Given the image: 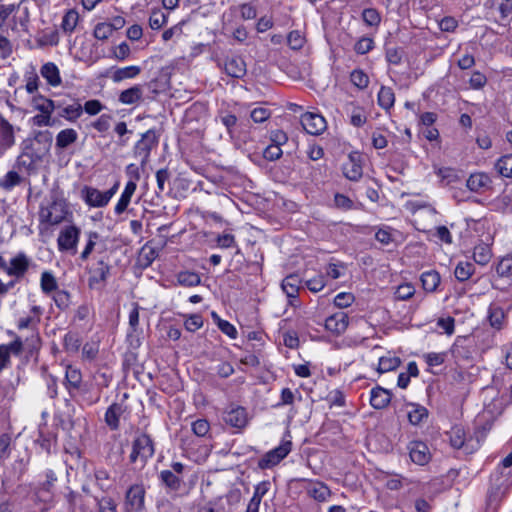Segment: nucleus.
Listing matches in <instances>:
<instances>
[{
    "label": "nucleus",
    "mask_w": 512,
    "mask_h": 512,
    "mask_svg": "<svg viewBox=\"0 0 512 512\" xmlns=\"http://www.w3.org/2000/svg\"><path fill=\"white\" fill-rule=\"evenodd\" d=\"M85 201L89 206L92 207H104L109 201L104 192L99 191L96 188L85 187Z\"/></svg>",
    "instance_id": "f3484780"
},
{
    "label": "nucleus",
    "mask_w": 512,
    "mask_h": 512,
    "mask_svg": "<svg viewBox=\"0 0 512 512\" xmlns=\"http://www.w3.org/2000/svg\"><path fill=\"white\" fill-rule=\"evenodd\" d=\"M99 237L100 236H99V234L97 232H89V234H88V241L86 243V246H85L84 250L82 251V253L80 255V258L82 260L88 259V257L90 256V254L94 250L95 245H96V240H98Z\"/></svg>",
    "instance_id": "864d4df0"
},
{
    "label": "nucleus",
    "mask_w": 512,
    "mask_h": 512,
    "mask_svg": "<svg viewBox=\"0 0 512 512\" xmlns=\"http://www.w3.org/2000/svg\"><path fill=\"white\" fill-rule=\"evenodd\" d=\"M32 104L36 110H39L43 114H51L53 112V100L45 98L42 95L34 96Z\"/></svg>",
    "instance_id": "c9c22d12"
},
{
    "label": "nucleus",
    "mask_w": 512,
    "mask_h": 512,
    "mask_svg": "<svg viewBox=\"0 0 512 512\" xmlns=\"http://www.w3.org/2000/svg\"><path fill=\"white\" fill-rule=\"evenodd\" d=\"M225 72L233 78H242L246 74V63L240 56L228 58L225 62Z\"/></svg>",
    "instance_id": "2eb2a0df"
},
{
    "label": "nucleus",
    "mask_w": 512,
    "mask_h": 512,
    "mask_svg": "<svg viewBox=\"0 0 512 512\" xmlns=\"http://www.w3.org/2000/svg\"><path fill=\"white\" fill-rule=\"evenodd\" d=\"M113 33V29L108 22L98 23L94 28V37L98 40H107Z\"/></svg>",
    "instance_id": "de8ad7c7"
},
{
    "label": "nucleus",
    "mask_w": 512,
    "mask_h": 512,
    "mask_svg": "<svg viewBox=\"0 0 512 512\" xmlns=\"http://www.w3.org/2000/svg\"><path fill=\"white\" fill-rule=\"evenodd\" d=\"M364 23L370 27H377L381 22L380 13L375 8H366L362 12Z\"/></svg>",
    "instance_id": "a19ab883"
},
{
    "label": "nucleus",
    "mask_w": 512,
    "mask_h": 512,
    "mask_svg": "<svg viewBox=\"0 0 512 512\" xmlns=\"http://www.w3.org/2000/svg\"><path fill=\"white\" fill-rule=\"evenodd\" d=\"M447 434L453 448L460 449L463 447L465 443V431L462 427L454 426Z\"/></svg>",
    "instance_id": "7c9ffc66"
},
{
    "label": "nucleus",
    "mask_w": 512,
    "mask_h": 512,
    "mask_svg": "<svg viewBox=\"0 0 512 512\" xmlns=\"http://www.w3.org/2000/svg\"><path fill=\"white\" fill-rule=\"evenodd\" d=\"M37 159L38 157L35 156L34 154L29 152H23L18 156L16 165L18 168H24L27 171H32L35 169V163Z\"/></svg>",
    "instance_id": "58836bf2"
},
{
    "label": "nucleus",
    "mask_w": 512,
    "mask_h": 512,
    "mask_svg": "<svg viewBox=\"0 0 512 512\" xmlns=\"http://www.w3.org/2000/svg\"><path fill=\"white\" fill-rule=\"evenodd\" d=\"M395 102V94L390 87L381 86L378 93V104L385 110H389L393 107Z\"/></svg>",
    "instance_id": "c85d7f7f"
},
{
    "label": "nucleus",
    "mask_w": 512,
    "mask_h": 512,
    "mask_svg": "<svg viewBox=\"0 0 512 512\" xmlns=\"http://www.w3.org/2000/svg\"><path fill=\"white\" fill-rule=\"evenodd\" d=\"M137 188V185L134 181H128L124 191L121 194L120 199L118 200L116 206H115V213L117 215H121L124 213L131 201V197L133 196L135 190Z\"/></svg>",
    "instance_id": "a211bd4d"
},
{
    "label": "nucleus",
    "mask_w": 512,
    "mask_h": 512,
    "mask_svg": "<svg viewBox=\"0 0 512 512\" xmlns=\"http://www.w3.org/2000/svg\"><path fill=\"white\" fill-rule=\"evenodd\" d=\"M309 493L317 501H325L330 496L329 488L323 483H317L309 490Z\"/></svg>",
    "instance_id": "49530a36"
},
{
    "label": "nucleus",
    "mask_w": 512,
    "mask_h": 512,
    "mask_svg": "<svg viewBox=\"0 0 512 512\" xmlns=\"http://www.w3.org/2000/svg\"><path fill=\"white\" fill-rule=\"evenodd\" d=\"M350 80L359 89H365L369 84L368 75L360 69L351 72Z\"/></svg>",
    "instance_id": "37998d69"
},
{
    "label": "nucleus",
    "mask_w": 512,
    "mask_h": 512,
    "mask_svg": "<svg viewBox=\"0 0 512 512\" xmlns=\"http://www.w3.org/2000/svg\"><path fill=\"white\" fill-rule=\"evenodd\" d=\"M145 488L142 484L131 485L125 493L124 509L126 512H140L144 509Z\"/></svg>",
    "instance_id": "f03ea898"
},
{
    "label": "nucleus",
    "mask_w": 512,
    "mask_h": 512,
    "mask_svg": "<svg viewBox=\"0 0 512 512\" xmlns=\"http://www.w3.org/2000/svg\"><path fill=\"white\" fill-rule=\"evenodd\" d=\"M420 280L422 288H438L441 283L440 274L435 270L422 273Z\"/></svg>",
    "instance_id": "2f4dec72"
},
{
    "label": "nucleus",
    "mask_w": 512,
    "mask_h": 512,
    "mask_svg": "<svg viewBox=\"0 0 512 512\" xmlns=\"http://www.w3.org/2000/svg\"><path fill=\"white\" fill-rule=\"evenodd\" d=\"M472 271H473V265L471 263H462L460 262L456 268H455V277L459 280V281H465L467 280L471 274H472Z\"/></svg>",
    "instance_id": "8fccbe9b"
},
{
    "label": "nucleus",
    "mask_w": 512,
    "mask_h": 512,
    "mask_svg": "<svg viewBox=\"0 0 512 512\" xmlns=\"http://www.w3.org/2000/svg\"><path fill=\"white\" fill-rule=\"evenodd\" d=\"M292 443L285 441L278 447L267 452L259 461L258 467L262 470L270 469L279 464L291 451Z\"/></svg>",
    "instance_id": "7ed1b4c3"
},
{
    "label": "nucleus",
    "mask_w": 512,
    "mask_h": 512,
    "mask_svg": "<svg viewBox=\"0 0 512 512\" xmlns=\"http://www.w3.org/2000/svg\"><path fill=\"white\" fill-rule=\"evenodd\" d=\"M492 183L491 178L486 173L471 174L467 180V187L473 192H477L482 188L489 187Z\"/></svg>",
    "instance_id": "5701e85b"
},
{
    "label": "nucleus",
    "mask_w": 512,
    "mask_h": 512,
    "mask_svg": "<svg viewBox=\"0 0 512 512\" xmlns=\"http://www.w3.org/2000/svg\"><path fill=\"white\" fill-rule=\"evenodd\" d=\"M305 42L304 36L298 30L291 31L287 36V43L293 50H299L303 47Z\"/></svg>",
    "instance_id": "a18cd8bd"
},
{
    "label": "nucleus",
    "mask_w": 512,
    "mask_h": 512,
    "mask_svg": "<svg viewBox=\"0 0 512 512\" xmlns=\"http://www.w3.org/2000/svg\"><path fill=\"white\" fill-rule=\"evenodd\" d=\"M14 144V127L0 115V156Z\"/></svg>",
    "instance_id": "6e6552de"
},
{
    "label": "nucleus",
    "mask_w": 512,
    "mask_h": 512,
    "mask_svg": "<svg viewBox=\"0 0 512 512\" xmlns=\"http://www.w3.org/2000/svg\"><path fill=\"white\" fill-rule=\"evenodd\" d=\"M301 125L311 135H320L326 129L324 117L317 113L306 112L301 116Z\"/></svg>",
    "instance_id": "0eeeda50"
},
{
    "label": "nucleus",
    "mask_w": 512,
    "mask_h": 512,
    "mask_svg": "<svg viewBox=\"0 0 512 512\" xmlns=\"http://www.w3.org/2000/svg\"><path fill=\"white\" fill-rule=\"evenodd\" d=\"M392 394L389 390L376 386L371 390L370 393V404L374 409H384L391 402Z\"/></svg>",
    "instance_id": "9b49d317"
},
{
    "label": "nucleus",
    "mask_w": 512,
    "mask_h": 512,
    "mask_svg": "<svg viewBox=\"0 0 512 512\" xmlns=\"http://www.w3.org/2000/svg\"><path fill=\"white\" fill-rule=\"evenodd\" d=\"M30 259L22 252L18 253L9 262L7 273L12 276L21 277L28 270Z\"/></svg>",
    "instance_id": "ddd939ff"
},
{
    "label": "nucleus",
    "mask_w": 512,
    "mask_h": 512,
    "mask_svg": "<svg viewBox=\"0 0 512 512\" xmlns=\"http://www.w3.org/2000/svg\"><path fill=\"white\" fill-rule=\"evenodd\" d=\"M411 460L418 465H425L430 460V452L422 441H413L408 446Z\"/></svg>",
    "instance_id": "1a4fd4ad"
},
{
    "label": "nucleus",
    "mask_w": 512,
    "mask_h": 512,
    "mask_svg": "<svg viewBox=\"0 0 512 512\" xmlns=\"http://www.w3.org/2000/svg\"><path fill=\"white\" fill-rule=\"evenodd\" d=\"M110 267L103 261H98L94 267L90 269L89 284H105L106 277L109 274Z\"/></svg>",
    "instance_id": "6ab92c4d"
},
{
    "label": "nucleus",
    "mask_w": 512,
    "mask_h": 512,
    "mask_svg": "<svg viewBox=\"0 0 512 512\" xmlns=\"http://www.w3.org/2000/svg\"><path fill=\"white\" fill-rule=\"evenodd\" d=\"M177 284L181 286L193 287L197 285H207L201 281V277L198 273L193 271L185 270L177 274Z\"/></svg>",
    "instance_id": "b1692460"
},
{
    "label": "nucleus",
    "mask_w": 512,
    "mask_h": 512,
    "mask_svg": "<svg viewBox=\"0 0 512 512\" xmlns=\"http://www.w3.org/2000/svg\"><path fill=\"white\" fill-rule=\"evenodd\" d=\"M82 108L85 110L87 114L96 115L103 110L104 106L99 100L92 99L86 101Z\"/></svg>",
    "instance_id": "e2e57ef3"
},
{
    "label": "nucleus",
    "mask_w": 512,
    "mask_h": 512,
    "mask_svg": "<svg viewBox=\"0 0 512 512\" xmlns=\"http://www.w3.org/2000/svg\"><path fill=\"white\" fill-rule=\"evenodd\" d=\"M79 235L80 229L74 225L67 226L62 229L57 239L59 250L73 251V253H76Z\"/></svg>",
    "instance_id": "39448f33"
},
{
    "label": "nucleus",
    "mask_w": 512,
    "mask_h": 512,
    "mask_svg": "<svg viewBox=\"0 0 512 512\" xmlns=\"http://www.w3.org/2000/svg\"><path fill=\"white\" fill-rule=\"evenodd\" d=\"M123 412L124 409L119 403H113L108 407L105 413V422L111 430H117L119 428V418Z\"/></svg>",
    "instance_id": "412c9836"
},
{
    "label": "nucleus",
    "mask_w": 512,
    "mask_h": 512,
    "mask_svg": "<svg viewBox=\"0 0 512 512\" xmlns=\"http://www.w3.org/2000/svg\"><path fill=\"white\" fill-rule=\"evenodd\" d=\"M78 134L72 128L61 130L56 136V147L59 149H66L71 144L77 141Z\"/></svg>",
    "instance_id": "393cba45"
},
{
    "label": "nucleus",
    "mask_w": 512,
    "mask_h": 512,
    "mask_svg": "<svg viewBox=\"0 0 512 512\" xmlns=\"http://www.w3.org/2000/svg\"><path fill=\"white\" fill-rule=\"evenodd\" d=\"M437 326L444 330L447 335L454 333L455 320L453 317L439 318L437 320Z\"/></svg>",
    "instance_id": "69168bd1"
},
{
    "label": "nucleus",
    "mask_w": 512,
    "mask_h": 512,
    "mask_svg": "<svg viewBox=\"0 0 512 512\" xmlns=\"http://www.w3.org/2000/svg\"><path fill=\"white\" fill-rule=\"evenodd\" d=\"M496 271L500 276H512V258H503L497 265Z\"/></svg>",
    "instance_id": "052dcab7"
},
{
    "label": "nucleus",
    "mask_w": 512,
    "mask_h": 512,
    "mask_svg": "<svg viewBox=\"0 0 512 512\" xmlns=\"http://www.w3.org/2000/svg\"><path fill=\"white\" fill-rule=\"evenodd\" d=\"M497 172L503 177H512V154L501 157L495 164Z\"/></svg>",
    "instance_id": "f704fd0d"
},
{
    "label": "nucleus",
    "mask_w": 512,
    "mask_h": 512,
    "mask_svg": "<svg viewBox=\"0 0 512 512\" xmlns=\"http://www.w3.org/2000/svg\"><path fill=\"white\" fill-rule=\"evenodd\" d=\"M347 326L348 317L344 313H336L325 321V328L336 335L343 333Z\"/></svg>",
    "instance_id": "dca6fc26"
},
{
    "label": "nucleus",
    "mask_w": 512,
    "mask_h": 512,
    "mask_svg": "<svg viewBox=\"0 0 512 512\" xmlns=\"http://www.w3.org/2000/svg\"><path fill=\"white\" fill-rule=\"evenodd\" d=\"M21 177L16 171H9L4 179L0 181V186L5 189H11L12 187L20 184Z\"/></svg>",
    "instance_id": "5fc2aeb1"
},
{
    "label": "nucleus",
    "mask_w": 512,
    "mask_h": 512,
    "mask_svg": "<svg viewBox=\"0 0 512 512\" xmlns=\"http://www.w3.org/2000/svg\"><path fill=\"white\" fill-rule=\"evenodd\" d=\"M361 155L353 152L349 155V161L343 167L344 175L351 181H358L363 174L360 164Z\"/></svg>",
    "instance_id": "9d476101"
},
{
    "label": "nucleus",
    "mask_w": 512,
    "mask_h": 512,
    "mask_svg": "<svg viewBox=\"0 0 512 512\" xmlns=\"http://www.w3.org/2000/svg\"><path fill=\"white\" fill-rule=\"evenodd\" d=\"M270 116V110L263 107L255 108L251 111V118L256 123H262L266 121Z\"/></svg>",
    "instance_id": "0e129e2a"
},
{
    "label": "nucleus",
    "mask_w": 512,
    "mask_h": 512,
    "mask_svg": "<svg viewBox=\"0 0 512 512\" xmlns=\"http://www.w3.org/2000/svg\"><path fill=\"white\" fill-rule=\"evenodd\" d=\"M98 512H117V504L111 497L97 499Z\"/></svg>",
    "instance_id": "603ef678"
},
{
    "label": "nucleus",
    "mask_w": 512,
    "mask_h": 512,
    "mask_svg": "<svg viewBox=\"0 0 512 512\" xmlns=\"http://www.w3.org/2000/svg\"><path fill=\"white\" fill-rule=\"evenodd\" d=\"M159 478L161 482L170 490L178 491L181 487L182 480L171 470H163L160 472Z\"/></svg>",
    "instance_id": "cd10ccee"
},
{
    "label": "nucleus",
    "mask_w": 512,
    "mask_h": 512,
    "mask_svg": "<svg viewBox=\"0 0 512 512\" xmlns=\"http://www.w3.org/2000/svg\"><path fill=\"white\" fill-rule=\"evenodd\" d=\"M157 144V137L153 130H148L142 135V138L136 143L134 148L135 156L141 157V165L148 161L151 149Z\"/></svg>",
    "instance_id": "423d86ee"
},
{
    "label": "nucleus",
    "mask_w": 512,
    "mask_h": 512,
    "mask_svg": "<svg viewBox=\"0 0 512 512\" xmlns=\"http://www.w3.org/2000/svg\"><path fill=\"white\" fill-rule=\"evenodd\" d=\"M39 219L42 223L49 225H55L62 222L64 219V212L61 204L55 200L47 202L46 205L42 203L39 211Z\"/></svg>",
    "instance_id": "20e7f679"
},
{
    "label": "nucleus",
    "mask_w": 512,
    "mask_h": 512,
    "mask_svg": "<svg viewBox=\"0 0 512 512\" xmlns=\"http://www.w3.org/2000/svg\"><path fill=\"white\" fill-rule=\"evenodd\" d=\"M355 300V297L350 292H341L334 298V303L340 308L349 307Z\"/></svg>",
    "instance_id": "4d7b16f0"
},
{
    "label": "nucleus",
    "mask_w": 512,
    "mask_h": 512,
    "mask_svg": "<svg viewBox=\"0 0 512 512\" xmlns=\"http://www.w3.org/2000/svg\"><path fill=\"white\" fill-rule=\"evenodd\" d=\"M78 20V13L74 9H71L63 16L61 28L66 33H72L77 26Z\"/></svg>",
    "instance_id": "72a5a7b5"
},
{
    "label": "nucleus",
    "mask_w": 512,
    "mask_h": 512,
    "mask_svg": "<svg viewBox=\"0 0 512 512\" xmlns=\"http://www.w3.org/2000/svg\"><path fill=\"white\" fill-rule=\"evenodd\" d=\"M491 8L500 13L501 19H506L512 14V0H490Z\"/></svg>",
    "instance_id": "ea45409f"
},
{
    "label": "nucleus",
    "mask_w": 512,
    "mask_h": 512,
    "mask_svg": "<svg viewBox=\"0 0 512 512\" xmlns=\"http://www.w3.org/2000/svg\"><path fill=\"white\" fill-rule=\"evenodd\" d=\"M81 345V339L78 333L68 332L64 336V347L69 352H77Z\"/></svg>",
    "instance_id": "79ce46f5"
},
{
    "label": "nucleus",
    "mask_w": 512,
    "mask_h": 512,
    "mask_svg": "<svg viewBox=\"0 0 512 512\" xmlns=\"http://www.w3.org/2000/svg\"><path fill=\"white\" fill-rule=\"evenodd\" d=\"M141 67L139 66H127L123 68H113L107 71L106 76H109L113 82L118 83L125 79H132L137 77L141 73Z\"/></svg>",
    "instance_id": "4468645a"
},
{
    "label": "nucleus",
    "mask_w": 512,
    "mask_h": 512,
    "mask_svg": "<svg viewBox=\"0 0 512 512\" xmlns=\"http://www.w3.org/2000/svg\"><path fill=\"white\" fill-rule=\"evenodd\" d=\"M82 374L79 369L68 366L65 374V385L71 393L72 390H78L81 386Z\"/></svg>",
    "instance_id": "a878e982"
},
{
    "label": "nucleus",
    "mask_w": 512,
    "mask_h": 512,
    "mask_svg": "<svg viewBox=\"0 0 512 512\" xmlns=\"http://www.w3.org/2000/svg\"><path fill=\"white\" fill-rule=\"evenodd\" d=\"M283 152L281 147L270 144L263 151V157L268 161H276L282 156Z\"/></svg>",
    "instance_id": "6e6d98bb"
},
{
    "label": "nucleus",
    "mask_w": 512,
    "mask_h": 512,
    "mask_svg": "<svg viewBox=\"0 0 512 512\" xmlns=\"http://www.w3.org/2000/svg\"><path fill=\"white\" fill-rule=\"evenodd\" d=\"M224 421L226 424L235 427V428H243L248 423L247 412L243 407L232 408L227 411L224 415Z\"/></svg>",
    "instance_id": "f8f14e48"
},
{
    "label": "nucleus",
    "mask_w": 512,
    "mask_h": 512,
    "mask_svg": "<svg viewBox=\"0 0 512 512\" xmlns=\"http://www.w3.org/2000/svg\"><path fill=\"white\" fill-rule=\"evenodd\" d=\"M40 73H41L42 77L46 79V81L49 85L58 86L61 84V77H60L59 69L54 63H52V62L45 63L41 67Z\"/></svg>",
    "instance_id": "aec40b11"
},
{
    "label": "nucleus",
    "mask_w": 512,
    "mask_h": 512,
    "mask_svg": "<svg viewBox=\"0 0 512 512\" xmlns=\"http://www.w3.org/2000/svg\"><path fill=\"white\" fill-rule=\"evenodd\" d=\"M436 174L441 178L442 182H445L446 185L458 181V175L456 171L449 167L439 168Z\"/></svg>",
    "instance_id": "09e8293b"
},
{
    "label": "nucleus",
    "mask_w": 512,
    "mask_h": 512,
    "mask_svg": "<svg viewBox=\"0 0 512 512\" xmlns=\"http://www.w3.org/2000/svg\"><path fill=\"white\" fill-rule=\"evenodd\" d=\"M154 452L155 448L152 438L148 434L142 433L132 442V451L129 456V461L143 468L148 459L154 455Z\"/></svg>",
    "instance_id": "f257e3e1"
},
{
    "label": "nucleus",
    "mask_w": 512,
    "mask_h": 512,
    "mask_svg": "<svg viewBox=\"0 0 512 512\" xmlns=\"http://www.w3.org/2000/svg\"><path fill=\"white\" fill-rule=\"evenodd\" d=\"M110 120L111 116L107 114H102L95 122L92 123V126L98 132H106L110 128Z\"/></svg>",
    "instance_id": "338daca9"
},
{
    "label": "nucleus",
    "mask_w": 512,
    "mask_h": 512,
    "mask_svg": "<svg viewBox=\"0 0 512 512\" xmlns=\"http://www.w3.org/2000/svg\"><path fill=\"white\" fill-rule=\"evenodd\" d=\"M99 352V345L95 342L86 343L82 348L83 358L92 361L96 358Z\"/></svg>",
    "instance_id": "680f3d73"
},
{
    "label": "nucleus",
    "mask_w": 512,
    "mask_h": 512,
    "mask_svg": "<svg viewBox=\"0 0 512 512\" xmlns=\"http://www.w3.org/2000/svg\"><path fill=\"white\" fill-rule=\"evenodd\" d=\"M374 47V41L372 38L370 37H362L360 38L355 46H354V50L357 54H360V55H364L366 53H368L369 51H371Z\"/></svg>",
    "instance_id": "3c124183"
},
{
    "label": "nucleus",
    "mask_w": 512,
    "mask_h": 512,
    "mask_svg": "<svg viewBox=\"0 0 512 512\" xmlns=\"http://www.w3.org/2000/svg\"><path fill=\"white\" fill-rule=\"evenodd\" d=\"M167 21V16L159 9L152 11L149 17V26L153 30L160 29Z\"/></svg>",
    "instance_id": "c03bdc74"
},
{
    "label": "nucleus",
    "mask_w": 512,
    "mask_h": 512,
    "mask_svg": "<svg viewBox=\"0 0 512 512\" xmlns=\"http://www.w3.org/2000/svg\"><path fill=\"white\" fill-rule=\"evenodd\" d=\"M43 292L51 297L56 306L60 309H66L71 303V297L67 290H43Z\"/></svg>",
    "instance_id": "bb28decb"
},
{
    "label": "nucleus",
    "mask_w": 512,
    "mask_h": 512,
    "mask_svg": "<svg viewBox=\"0 0 512 512\" xmlns=\"http://www.w3.org/2000/svg\"><path fill=\"white\" fill-rule=\"evenodd\" d=\"M185 328L190 332H195L203 326L202 316L199 314H191L184 323Z\"/></svg>",
    "instance_id": "13d9d810"
},
{
    "label": "nucleus",
    "mask_w": 512,
    "mask_h": 512,
    "mask_svg": "<svg viewBox=\"0 0 512 512\" xmlns=\"http://www.w3.org/2000/svg\"><path fill=\"white\" fill-rule=\"evenodd\" d=\"M401 361L398 357L394 356H384L379 359L377 371L379 373H385L392 370H395Z\"/></svg>",
    "instance_id": "e433bc0d"
},
{
    "label": "nucleus",
    "mask_w": 512,
    "mask_h": 512,
    "mask_svg": "<svg viewBox=\"0 0 512 512\" xmlns=\"http://www.w3.org/2000/svg\"><path fill=\"white\" fill-rule=\"evenodd\" d=\"M82 112V106L79 103H74L62 108V110L58 112V115L70 122H75L82 115Z\"/></svg>",
    "instance_id": "c756f323"
},
{
    "label": "nucleus",
    "mask_w": 512,
    "mask_h": 512,
    "mask_svg": "<svg viewBox=\"0 0 512 512\" xmlns=\"http://www.w3.org/2000/svg\"><path fill=\"white\" fill-rule=\"evenodd\" d=\"M403 50L401 48H389L386 50V59L390 64L398 65L402 60Z\"/></svg>",
    "instance_id": "774afa93"
},
{
    "label": "nucleus",
    "mask_w": 512,
    "mask_h": 512,
    "mask_svg": "<svg viewBox=\"0 0 512 512\" xmlns=\"http://www.w3.org/2000/svg\"><path fill=\"white\" fill-rule=\"evenodd\" d=\"M143 91L140 85H135L119 94L118 100L125 105H133L142 99Z\"/></svg>",
    "instance_id": "4be33fe9"
},
{
    "label": "nucleus",
    "mask_w": 512,
    "mask_h": 512,
    "mask_svg": "<svg viewBox=\"0 0 512 512\" xmlns=\"http://www.w3.org/2000/svg\"><path fill=\"white\" fill-rule=\"evenodd\" d=\"M192 430L195 435L204 437L210 430V425L205 419H198L192 423Z\"/></svg>",
    "instance_id": "bf43d9fd"
},
{
    "label": "nucleus",
    "mask_w": 512,
    "mask_h": 512,
    "mask_svg": "<svg viewBox=\"0 0 512 512\" xmlns=\"http://www.w3.org/2000/svg\"><path fill=\"white\" fill-rule=\"evenodd\" d=\"M413 410L408 413L409 422L412 425H419L425 418L428 417V410L418 404H411Z\"/></svg>",
    "instance_id": "4c0bfd02"
},
{
    "label": "nucleus",
    "mask_w": 512,
    "mask_h": 512,
    "mask_svg": "<svg viewBox=\"0 0 512 512\" xmlns=\"http://www.w3.org/2000/svg\"><path fill=\"white\" fill-rule=\"evenodd\" d=\"M473 258L476 263L486 265L491 259V249L486 244H479L474 248Z\"/></svg>",
    "instance_id": "473e14b6"
}]
</instances>
